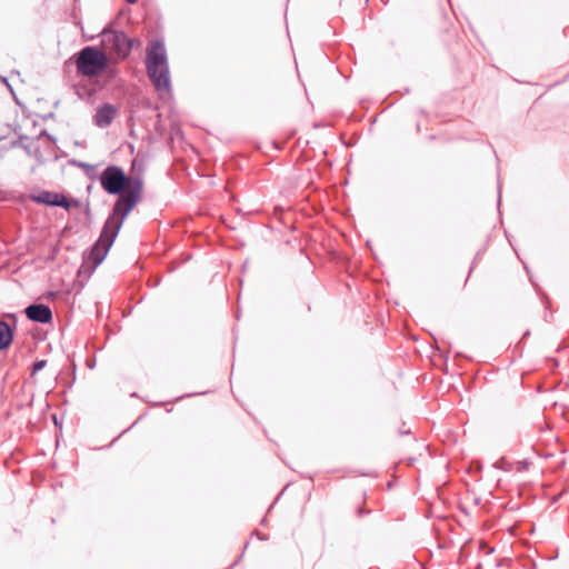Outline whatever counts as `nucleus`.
Here are the masks:
<instances>
[{
    "mask_svg": "<svg viewBox=\"0 0 569 569\" xmlns=\"http://www.w3.org/2000/svg\"><path fill=\"white\" fill-rule=\"evenodd\" d=\"M32 199L38 202L50 207H62L66 210L71 209V200L64 194L43 190L38 194L33 196Z\"/></svg>",
    "mask_w": 569,
    "mask_h": 569,
    "instance_id": "obj_5",
    "label": "nucleus"
},
{
    "mask_svg": "<svg viewBox=\"0 0 569 569\" xmlns=\"http://www.w3.org/2000/svg\"><path fill=\"white\" fill-rule=\"evenodd\" d=\"M89 368H92L94 366V361H88Z\"/></svg>",
    "mask_w": 569,
    "mask_h": 569,
    "instance_id": "obj_13",
    "label": "nucleus"
},
{
    "mask_svg": "<svg viewBox=\"0 0 569 569\" xmlns=\"http://www.w3.org/2000/svg\"><path fill=\"white\" fill-rule=\"evenodd\" d=\"M47 365L46 360H37L32 365V375H36L40 370H42Z\"/></svg>",
    "mask_w": 569,
    "mask_h": 569,
    "instance_id": "obj_10",
    "label": "nucleus"
},
{
    "mask_svg": "<svg viewBox=\"0 0 569 569\" xmlns=\"http://www.w3.org/2000/svg\"><path fill=\"white\" fill-rule=\"evenodd\" d=\"M107 54L94 47L83 48L77 58V69L80 73L93 77L108 67Z\"/></svg>",
    "mask_w": 569,
    "mask_h": 569,
    "instance_id": "obj_3",
    "label": "nucleus"
},
{
    "mask_svg": "<svg viewBox=\"0 0 569 569\" xmlns=\"http://www.w3.org/2000/svg\"><path fill=\"white\" fill-rule=\"evenodd\" d=\"M26 317L39 323H49L52 320V311L48 305L44 303H31L24 309Z\"/></svg>",
    "mask_w": 569,
    "mask_h": 569,
    "instance_id": "obj_6",
    "label": "nucleus"
},
{
    "mask_svg": "<svg viewBox=\"0 0 569 569\" xmlns=\"http://www.w3.org/2000/svg\"><path fill=\"white\" fill-rule=\"evenodd\" d=\"M106 50L113 52L120 59H126L133 46V40L123 31L104 29L101 33Z\"/></svg>",
    "mask_w": 569,
    "mask_h": 569,
    "instance_id": "obj_4",
    "label": "nucleus"
},
{
    "mask_svg": "<svg viewBox=\"0 0 569 569\" xmlns=\"http://www.w3.org/2000/svg\"><path fill=\"white\" fill-rule=\"evenodd\" d=\"M126 1H127L128 3H130V4H133V3H136L138 0H126Z\"/></svg>",
    "mask_w": 569,
    "mask_h": 569,
    "instance_id": "obj_15",
    "label": "nucleus"
},
{
    "mask_svg": "<svg viewBox=\"0 0 569 569\" xmlns=\"http://www.w3.org/2000/svg\"><path fill=\"white\" fill-rule=\"evenodd\" d=\"M0 80L2 81V83H4L7 86V88L13 93V89L11 87V84L8 82V79L4 78V77H1L0 76Z\"/></svg>",
    "mask_w": 569,
    "mask_h": 569,
    "instance_id": "obj_11",
    "label": "nucleus"
},
{
    "mask_svg": "<svg viewBox=\"0 0 569 569\" xmlns=\"http://www.w3.org/2000/svg\"><path fill=\"white\" fill-rule=\"evenodd\" d=\"M102 189L109 194L119 196L112 212L106 220L99 239L82 256L78 270L79 278H89L104 260L126 217L140 202L143 182L138 177H128L118 166H108L99 177Z\"/></svg>",
    "mask_w": 569,
    "mask_h": 569,
    "instance_id": "obj_1",
    "label": "nucleus"
},
{
    "mask_svg": "<svg viewBox=\"0 0 569 569\" xmlns=\"http://www.w3.org/2000/svg\"><path fill=\"white\" fill-rule=\"evenodd\" d=\"M117 113V109L110 103H103L96 111L93 117L94 124L99 128H107L111 124Z\"/></svg>",
    "mask_w": 569,
    "mask_h": 569,
    "instance_id": "obj_7",
    "label": "nucleus"
},
{
    "mask_svg": "<svg viewBox=\"0 0 569 569\" xmlns=\"http://www.w3.org/2000/svg\"><path fill=\"white\" fill-rule=\"evenodd\" d=\"M72 204H73V207L78 206V202L73 199Z\"/></svg>",
    "mask_w": 569,
    "mask_h": 569,
    "instance_id": "obj_16",
    "label": "nucleus"
},
{
    "mask_svg": "<svg viewBox=\"0 0 569 569\" xmlns=\"http://www.w3.org/2000/svg\"><path fill=\"white\" fill-rule=\"evenodd\" d=\"M70 62H71V58H69L68 60H66L64 66H66V67H68Z\"/></svg>",
    "mask_w": 569,
    "mask_h": 569,
    "instance_id": "obj_14",
    "label": "nucleus"
},
{
    "mask_svg": "<svg viewBox=\"0 0 569 569\" xmlns=\"http://www.w3.org/2000/svg\"><path fill=\"white\" fill-rule=\"evenodd\" d=\"M72 372H73V381H74L76 380V365L74 363H73Z\"/></svg>",
    "mask_w": 569,
    "mask_h": 569,
    "instance_id": "obj_12",
    "label": "nucleus"
},
{
    "mask_svg": "<svg viewBox=\"0 0 569 569\" xmlns=\"http://www.w3.org/2000/svg\"><path fill=\"white\" fill-rule=\"evenodd\" d=\"M13 330L8 322L0 320V350L9 348L13 340Z\"/></svg>",
    "mask_w": 569,
    "mask_h": 569,
    "instance_id": "obj_8",
    "label": "nucleus"
},
{
    "mask_svg": "<svg viewBox=\"0 0 569 569\" xmlns=\"http://www.w3.org/2000/svg\"><path fill=\"white\" fill-rule=\"evenodd\" d=\"M73 166L82 168L88 178H90V179L97 178V168H98L97 164H90V163L77 161L73 159Z\"/></svg>",
    "mask_w": 569,
    "mask_h": 569,
    "instance_id": "obj_9",
    "label": "nucleus"
},
{
    "mask_svg": "<svg viewBox=\"0 0 569 569\" xmlns=\"http://www.w3.org/2000/svg\"><path fill=\"white\" fill-rule=\"evenodd\" d=\"M146 70L157 91H169L171 89L168 57L163 41L153 40L148 43Z\"/></svg>",
    "mask_w": 569,
    "mask_h": 569,
    "instance_id": "obj_2",
    "label": "nucleus"
}]
</instances>
